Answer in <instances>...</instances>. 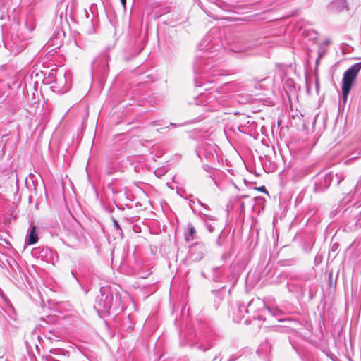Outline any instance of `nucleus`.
<instances>
[{
	"label": "nucleus",
	"instance_id": "nucleus-1",
	"mask_svg": "<svg viewBox=\"0 0 361 361\" xmlns=\"http://www.w3.org/2000/svg\"><path fill=\"white\" fill-rule=\"evenodd\" d=\"M361 70V62L357 63L346 70L342 80V95L343 101L347 100L353 85L355 82L359 71Z\"/></svg>",
	"mask_w": 361,
	"mask_h": 361
},
{
	"label": "nucleus",
	"instance_id": "nucleus-2",
	"mask_svg": "<svg viewBox=\"0 0 361 361\" xmlns=\"http://www.w3.org/2000/svg\"><path fill=\"white\" fill-rule=\"evenodd\" d=\"M240 311H244L246 313L253 314V318L259 321L265 322L264 315L269 312V309L264 307L263 303L259 299L252 300L247 305L240 307Z\"/></svg>",
	"mask_w": 361,
	"mask_h": 361
},
{
	"label": "nucleus",
	"instance_id": "nucleus-3",
	"mask_svg": "<svg viewBox=\"0 0 361 361\" xmlns=\"http://www.w3.org/2000/svg\"><path fill=\"white\" fill-rule=\"evenodd\" d=\"M38 237L36 233V227L35 226L31 227L30 234L28 235V244L32 245L37 242Z\"/></svg>",
	"mask_w": 361,
	"mask_h": 361
},
{
	"label": "nucleus",
	"instance_id": "nucleus-4",
	"mask_svg": "<svg viewBox=\"0 0 361 361\" xmlns=\"http://www.w3.org/2000/svg\"><path fill=\"white\" fill-rule=\"evenodd\" d=\"M332 6L338 11H342L346 8L345 0H334L332 2Z\"/></svg>",
	"mask_w": 361,
	"mask_h": 361
},
{
	"label": "nucleus",
	"instance_id": "nucleus-5",
	"mask_svg": "<svg viewBox=\"0 0 361 361\" xmlns=\"http://www.w3.org/2000/svg\"><path fill=\"white\" fill-rule=\"evenodd\" d=\"M195 233V229L193 226L189 228V233L185 235V240L190 241L193 240V235Z\"/></svg>",
	"mask_w": 361,
	"mask_h": 361
},
{
	"label": "nucleus",
	"instance_id": "nucleus-6",
	"mask_svg": "<svg viewBox=\"0 0 361 361\" xmlns=\"http://www.w3.org/2000/svg\"><path fill=\"white\" fill-rule=\"evenodd\" d=\"M257 189H258L259 190H260V191H263V192H266V193H267V195L269 196V192L266 190V189H265V188H264V186L260 187V188H257Z\"/></svg>",
	"mask_w": 361,
	"mask_h": 361
},
{
	"label": "nucleus",
	"instance_id": "nucleus-7",
	"mask_svg": "<svg viewBox=\"0 0 361 361\" xmlns=\"http://www.w3.org/2000/svg\"><path fill=\"white\" fill-rule=\"evenodd\" d=\"M114 227L116 228V229H121L120 226H119V224L116 221H114Z\"/></svg>",
	"mask_w": 361,
	"mask_h": 361
},
{
	"label": "nucleus",
	"instance_id": "nucleus-8",
	"mask_svg": "<svg viewBox=\"0 0 361 361\" xmlns=\"http://www.w3.org/2000/svg\"><path fill=\"white\" fill-rule=\"evenodd\" d=\"M121 1L122 3L123 7H125L126 6V0H121Z\"/></svg>",
	"mask_w": 361,
	"mask_h": 361
},
{
	"label": "nucleus",
	"instance_id": "nucleus-9",
	"mask_svg": "<svg viewBox=\"0 0 361 361\" xmlns=\"http://www.w3.org/2000/svg\"><path fill=\"white\" fill-rule=\"evenodd\" d=\"M287 82H288V85L290 86V85H292L293 81L292 80H290V81L288 80Z\"/></svg>",
	"mask_w": 361,
	"mask_h": 361
},
{
	"label": "nucleus",
	"instance_id": "nucleus-10",
	"mask_svg": "<svg viewBox=\"0 0 361 361\" xmlns=\"http://www.w3.org/2000/svg\"><path fill=\"white\" fill-rule=\"evenodd\" d=\"M336 244H334V245H333V247H332V250L336 249Z\"/></svg>",
	"mask_w": 361,
	"mask_h": 361
},
{
	"label": "nucleus",
	"instance_id": "nucleus-11",
	"mask_svg": "<svg viewBox=\"0 0 361 361\" xmlns=\"http://www.w3.org/2000/svg\"><path fill=\"white\" fill-rule=\"evenodd\" d=\"M341 179L340 178V179H338V181H337V183H337V184H339V183H341Z\"/></svg>",
	"mask_w": 361,
	"mask_h": 361
},
{
	"label": "nucleus",
	"instance_id": "nucleus-12",
	"mask_svg": "<svg viewBox=\"0 0 361 361\" xmlns=\"http://www.w3.org/2000/svg\"><path fill=\"white\" fill-rule=\"evenodd\" d=\"M359 155H361V150L358 152Z\"/></svg>",
	"mask_w": 361,
	"mask_h": 361
}]
</instances>
